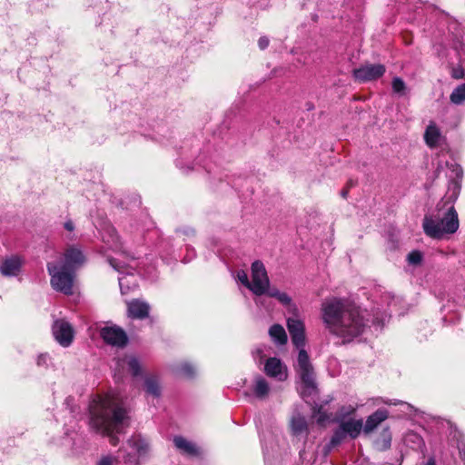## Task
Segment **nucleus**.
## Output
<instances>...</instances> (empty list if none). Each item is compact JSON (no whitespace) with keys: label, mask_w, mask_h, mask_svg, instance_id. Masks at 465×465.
<instances>
[{"label":"nucleus","mask_w":465,"mask_h":465,"mask_svg":"<svg viewBox=\"0 0 465 465\" xmlns=\"http://www.w3.org/2000/svg\"><path fill=\"white\" fill-rule=\"evenodd\" d=\"M287 310V312L290 314H297L298 313V307L295 303L292 302V298L286 293L282 292L279 294V297L277 299Z\"/></svg>","instance_id":"cd10ccee"},{"label":"nucleus","mask_w":465,"mask_h":465,"mask_svg":"<svg viewBox=\"0 0 465 465\" xmlns=\"http://www.w3.org/2000/svg\"><path fill=\"white\" fill-rule=\"evenodd\" d=\"M385 66L380 64H367L353 70V76L360 82H369L381 77L385 73Z\"/></svg>","instance_id":"f8f14e48"},{"label":"nucleus","mask_w":465,"mask_h":465,"mask_svg":"<svg viewBox=\"0 0 465 465\" xmlns=\"http://www.w3.org/2000/svg\"><path fill=\"white\" fill-rule=\"evenodd\" d=\"M90 425L98 433L109 438L113 446L120 440L117 434L129 425L123 400L116 393L96 396L90 404Z\"/></svg>","instance_id":"f03ea898"},{"label":"nucleus","mask_w":465,"mask_h":465,"mask_svg":"<svg viewBox=\"0 0 465 465\" xmlns=\"http://www.w3.org/2000/svg\"><path fill=\"white\" fill-rule=\"evenodd\" d=\"M55 341L63 347H69L74 337V330L72 324L64 319L55 320L52 326Z\"/></svg>","instance_id":"9d476101"},{"label":"nucleus","mask_w":465,"mask_h":465,"mask_svg":"<svg viewBox=\"0 0 465 465\" xmlns=\"http://www.w3.org/2000/svg\"><path fill=\"white\" fill-rule=\"evenodd\" d=\"M295 348L299 350L297 370L304 385V391L302 392V397H304L307 391L311 394L316 389L314 371L309 355L304 349L305 346Z\"/></svg>","instance_id":"39448f33"},{"label":"nucleus","mask_w":465,"mask_h":465,"mask_svg":"<svg viewBox=\"0 0 465 465\" xmlns=\"http://www.w3.org/2000/svg\"><path fill=\"white\" fill-rule=\"evenodd\" d=\"M110 264L119 272L122 276L118 278L119 286L123 294L138 286V276L125 269L124 265L117 262L114 259L109 260Z\"/></svg>","instance_id":"9b49d317"},{"label":"nucleus","mask_w":465,"mask_h":465,"mask_svg":"<svg viewBox=\"0 0 465 465\" xmlns=\"http://www.w3.org/2000/svg\"><path fill=\"white\" fill-rule=\"evenodd\" d=\"M390 318V314L388 313H383L381 317H379V316H375V318L373 319V323L374 324H384V322L387 321V319Z\"/></svg>","instance_id":"a19ab883"},{"label":"nucleus","mask_w":465,"mask_h":465,"mask_svg":"<svg viewBox=\"0 0 465 465\" xmlns=\"http://www.w3.org/2000/svg\"><path fill=\"white\" fill-rule=\"evenodd\" d=\"M270 385L265 378L261 375L254 377L252 385V391L256 398L260 400L267 398L270 393Z\"/></svg>","instance_id":"412c9836"},{"label":"nucleus","mask_w":465,"mask_h":465,"mask_svg":"<svg viewBox=\"0 0 465 465\" xmlns=\"http://www.w3.org/2000/svg\"><path fill=\"white\" fill-rule=\"evenodd\" d=\"M144 390L146 394L159 398L162 393L161 381L157 375L151 374L144 378Z\"/></svg>","instance_id":"4be33fe9"},{"label":"nucleus","mask_w":465,"mask_h":465,"mask_svg":"<svg viewBox=\"0 0 465 465\" xmlns=\"http://www.w3.org/2000/svg\"><path fill=\"white\" fill-rule=\"evenodd\" d=\"M100 334L103 340L112 346L124 347L128 341L126 333L116 326L104 327Z\"/></svg>","instance_id":"2eb2a0df"},{"label":"nucleus","mask_w":465,"mask_h":465,"mask_svg":"<svg viewBox=\"0 0 465 465\" xmlns=\"http://www.w3.org/2000/svg\"><path fill=\"white\" fill-rule=\"evenodd\" d=\"M50 361V356L48 353H41L36 358V364L39 367L47 366Z\"/></svg>","instance_id":"e433bc0d"},{"label":"nucleus","mask_w":465,"mask_h":465,"mask_svg":"<svg viewBox=\"0 0 465 465\" xmlns=\"http://www.w3.org/2000/svg\"><path fill=\"white\" fill-rule=\"evenodd\" d=\"M391 434L389 429H384L374 441V447L378 450H386L391 447Z\"/></svg>","instance_id":"bb28decb"},{"label":"nucleus","mask_w":465,"mask_h":465,"mask_svg":"<svg viewBox=\"0 0 465 465\" xmlns=\"http://www.w3.org/2000/svg\"><path fill=\"white\" fill-rule=\"evenodd\" d=\"M251 270L250 291L256 296H262L267 292L270 287V280L265 266L261 261H255L252 263Z\"/></svg>","instance_id":"0eeeda50"},{"label":"nucleus","mask_w":465,"mask_h":465,"mask_svg":"<svg viewBox=\"0 0 465 465\" xmlns=\"http://www.w3.org/2000/svg\"><path fill=\"white\" fill-rule=\"evenodd\" d=\"M54 262L75 272L77 269L84 264L85 256L80 247L70 245L65 248L61 259Z\"/></svg>","instance_id":"1a4fd4ad"},{"label":"nucleus","mask_w":465,"mask_h":465,"mask_svg":"<svg viewBox=\"0 0 465 465\" xmlns=\"http://www.w3.org/2000/svg\"><path fill=\"white\" fill-rule=\"evenodd\" d=\"M423 465H436L435 459L433 457L429 458V460L423 463Z\"/></svg>","instance_id":"a18cd8bd"},{"label":"nucleus","mask_w":465,"mask_h":465,"mask_svg":"<svg viewBox=\"0 0 465 465\" xmlns=\"http://www.w3.org/2000/svg\"><path fill=\"white\" fill-rule=\"evenodd\" d=\"M389 412L387 410L379 409L370 415L363 426V432L368 434L373 431L382 421L388 419Z\"/></svg>","instance_id":"a211bd4d"},{"label":"nucleus","mask_w":465,"mask_h":465,"mask_svg":"<svg viewBox=\"0 0 465 465\" xmlns=\"http://www.w3.org/2000/svg\"><path fill=\"white\" fill-rule=\"evenodd\" d=\"M386 404H389V405H396L397 403L396 402H392V401H384Z\"/></svg>","instance_id":"49530a36"},{"label":"nucleus","mask_w":465,"mask_h":465,"mask_svg":"<svg viewBox=\"0 0 465 465\" xmlns=\"http://www.w3.org/2000/svg\"><path fill=\"white\" fill-rule=\"evenodd\" d=\"M291 429L294 435L307 433L308 425L305 418L301 415L293 416L291 420Z\"/></svg>","instance_id":"393cba45"},{"label":"nucleus","mask_w":465,"mask_h":465,"mask_svg":"<svg viewBox=\"0 0 465 465\" xmlns=\"http://www.w3.org/2000/svg\"><path fill=\"white\" fill-rule=\"evenodd\" d=\"M258 45L261 50H264L269 45V39L266 36H262L258 40Z\"/></svg>","instance_id":"79ce46f5"},{"label":"nucleus","mask_w":465,"mask_h":465,"mask_svg":"<svg viewBox=\"0 0 465 465\" xmlns=\"http://www.w3.org/2000/svg\"><path fill=\"white\" fill-rule=\"evenodd\" d=\"M452 173L455 174L457 179H461L463 176V170L460 165L455 164L452 166Z\"/></svg>","instance_id":"ea45409f"},{"label":"nucleus","mask_w":465,"mask_h":465,"mask_svg":"<svg viewBox=\"0 0 465 465\" xmlns=\"http://www.w3.org/2000/svg\"><path fill=\"white\" fill-rule=\"evenodd\" d=\"M460 226L458 213L452 203L440 202L433 213L426 214L422 221L425 234L432 239L441 240L455 233Z\"/></svg>","instance_id":"7ed1b4c3"},{"label":"nucleus","mask_w":465,"mask_h":465,"mask_svg":"<svg viewBox=\"0 0 465 465\" xmlns=\"http://www.w3.org/2000/svg\"><path fill=\"white\" fill-rule=\"evenodd\" d=\"M424 140L426 144L430 147L434 148L440 145L442 135L440 128L436 125L434 123H430L424 133Z\"/></svg>","instance_id":"aec40b11"},{"label":"nucleus","mask_w":465,"mask_h":465,"mask_svg":"<svg viewBox=\"0 0 465 465\" xmlns=\"http://www.w3.org/2000/svg\"><path fill=\"white\" fill-rule=\"evenodd\" d=\"M266 346L265 345H260L258 346L253 351V357L254 360L258 364H262L263 362V360L265 358L264 350Z\"/></svg>","instance_id":"473e14b6"},{"label":"nucleus","mask_w":465,"mask_h":465,"mask_svg":"<svg viewBox=\"0 0 465 465\" xmlns=\"http://www.w3.org/2000/svg\"><path fill=\"white\" fill-rule=\"evenodd\" d=\"M321 314L326 330L342 339L343 342L353 341L368 327L366 312L343 299H325L322 303Z\"/></svg>","instance_id":"f257e3e1"},{"label":"nucleus","mask_w":465,"mask_h":465,"mask_svg":"<svg viewBox=\"0 0 465 465\" xmlns=\"http://www.w3.org/2000/svg\"><path fill=\"white\" fill-rule=\"evenodd\" d=\"M173 444L183 455L189 457H196L200 455V449L197 445L183 436H175L173 438Z\"/></svg>","instance_id":"f3484780"},{"label":"nucleus","mask_w":465,"mask_h":465,"mask_svg":"<svg viewBox=\"0 0 465 465\" xmlns=\"http://www.w3.org/2000/svg\"><path fill=\"white\" fill-rule=\"evenodd\" d=\"M272 341L277 345H285L288 341L287 333L282 325L275 323L269 329Z\"/></svg>","instance_id":"b1692460"},{"label":"nucleus","mask_w":465,"mask_h":465,"mask_svg":"<svg viewBox=\"0 0 465 465\" xmlns=\"http://www.w3.org/2000/svg\"><path fill=\"white\" fill-rule=\"evenodd\" d=\"M64 227L65 230H67L69 232H73L74 230V224L72 220H67L64 223Z\"/></svg>","instance_id":"c03bdc74"},{"label":"nucleus","mask_w":465,"mask_h":465,"mask_svg":"<svg viewBox=\"0 0 465 465\" xmlns=\"http://www.w3.org/2000/svg\"><path fill=\"white\" fill-rule=\"evenodd\" d=\"M341 195H342V197H344V198H345V197H346V195H347V191H342V192H341Z\"/></svg>","instance_id":"de8ad7c7"},{"label":"nucleus","mask_w":465,"mask_h":465,"mask_svg":"<svg viewBox=\"0 0 465 465\" xmlns=\"http://www.w3.org/2000/svg\"><path fill=\"white\" fill-rule=\"evenodd\" d=\"M450 101L455 104H460L465 101V84H462L456 87L451 94Z\"/></svg>","instance_id":"7c9ffc66"},{"label":"nucleus","mask_w":465,"mask_h":465,"mask_svg":"<svg viewBox=\"0 0 465 465\" xmlns=\"http://www.w3.org/2000/svg\"><path fill=\"white\" fill-rule=\"evenodd\" d=\"M236 278L242 285H244L246 288H248L250 290L251 281H249L248 275L245 271H243V270L237 271Z\"/></svg>","instance_id":"f704fd0d"},{"label":"nucleus","mask_w":465,"mask_h":465,"mask_svg":"<svg viewBox=\"0 0 465 465\" xmlns=\"http://www.w3.org/2000/svg\"><path fill=\"white\" fill-rule=\"evenodd\" d=\"M150 312V305L141 300H133L127 302V315L132 319L143 320L147 318Z\"/></svg>","instance_id":"dca6fc26"},{"label":"nucleus","mask_w":465,"mask_h":465,"mask_svg":"<svg viewBox=\"0 0 465 465\" xmlns=\"http://www.w3.org/2000/svg\"><path fill=\"white\" fill-rule=\"evenodd\" d=\"M391 88L394 94L399 96L407 95L409 89L405 82L401 77H394L391 81Z\"/></svg>","instance_id":"c85d7f7f"},{"label":"nucleus","mask_w":465,"mask_h":465,"mask_svg":"<svg viewBox=\"0 0 465 465\" xmlns=\"http://www.w3.org/2000/svg\"><path fill=\"white\" fill-rule=\"evenodd\" d=\"M286 326L294 347H302L306 345V329L304 321L300 316V311L297 314L286 319Z\"/></svg>","instance_id":"6e6552de"},{"label":"nucleus","mask_w":465,"mask_h":465,"mask_svg":"<svg viewBox=\"0 0 465 465\" xmlns=\"http://www.w3.org/2000/svg\"><path fill=\"white\" fill-rule=\"evenodd\" d=\"M25 260L22 256L12 254L0 260V273L5 277H15L21 272Z\"/></svg>","instance_id":"ddd939ff"},{"label":"nucleus","mask_w":465,"mask_h":465,"mask_svg":"<svg viewBox=\"0 0 465 465\" xmlns=\"http://www.w3.org/2000/svg\"><path fill=\"white\" fill-rule=\"evenodd\" d=\"M175 372L181 377L193 378L195 374V368L188 362H183L176 367Z\"/></svg>","instance_id":"c756f323"},{"label":"nucleus","mask_w":465,"mask_h":465,"mask_svg":"<svg viewBox=\"0 0 465 465\" xmlns=\"http://www.w3.org/2000/svg\"><path fill=\"white\" fill-rule=\"evenodd\" d=\"M118 368L127 367L128 371L134 375L138 376L141 374V365L138 359L134 355L125 356L119 359L116 362Z\"/></svg>","instance_id":"5701e85b"},{"label":"nucleus","mask_w":465,"mask_h":465,"mask_svg":"<svg viewBox=\"0 0 465 465\" xmlns=\"http://www.w3.org/2000/svg\"><path fill=\"white\" fill-rule=\"evenodd\" d=\"M451 76L454 79H461L464 76V70H463V68L460 67V66L452 68Z\"/></svg>","instance_id":"58836bf2"},{"label":"nucleus","mask_w":465,"mask_h":465,"mask_svg":"<svg viewBox=\"0 0 465 465\" xmlns=\"http://www.w3.org/2000/svg\"><path fill=\"white\" fill-rule=\"evenodd\" d=\"M118 458L110 455L103 456L97 462V465H116Z\"/></svg>","instance_id":"c9c22d12"},{"label":"nucleus","mask_w":465,"mask_h":465,"mask_svg":"<svg viewBox=\"0 0 465 465\" xmlns=\"http://www.w3.org/2000/svg\"><path fill=\"white\" fill-rule=\"evenodd\" d=\"M339 427L346 436L348 435L351 439H356L361 430H363V422L361 419H349L347 420L341 421Z\"/></svg>","instance_id":"6ab92c4d"},{"label":"nucleus","mask_w":465,"mask_h":465,"mask_svg":"<svg viewBox=\"0 0 465 465\" xmlns=\"http://www.w3.org/2000/svg\"><path fill=\"white\" fill-rule=\"evenodd\" d=\"M127 445L135 451V454L126 452L124 455V461L128 465H138L139 459L148 457L151 450L149 439L142 434H134L130 437L127 440Z\"/></svg>","instance_id":"423d86ee"},{"label":"nucleus","mask_w":465,"mask_h":465,"mask_svg":"<svg viewBox=\"0 0 465 465\" xmlns=\"http://www.w3.org/2000/svg\"><path fill=\"white\" fill-rule=\"evenodd\" d=\"M103 240L108 243H111L112 244V247L113 246H115L116 247V243L118 242V235L117 233L114 232V229H110L109 231V238L108 239H105L104 236H103Z\"/></svg>","instance_id":"4c0bfd02"},{"label":"nucleus","mask_w":465,"mask_h":465,"mask_svg":"<svg viewBox=\"0 0 465 465\" xmlns=\"http://www.w3.org/2000/svg\"><path fill=\"white\" fill-rule=\"evenodd\" d=\"M46 267L51 277L50 283L52 288L65 295L73 294L75 272L52 262H48Z\"/></svg>","instance_id":"20e7f679"},{"label":"nucleus","mask_w":465,"mask_h":465,"mask_svg":"<svg viewBox=\"0 0 465 465\" xmlns=\"http://www.w3.org/2000/svg\"><path fill=\"white\" fill-rule=\"evenodd\" d=\"M282 292H280L277 289H270V287H269L268 291H267V292L265 294L269 295L270 297H273V298L278 299L279 294H281Z\"/></svg>","instance_id":"37998d69"},{"label":"nucleus","mask_w":465,"mask_h":465,"mask_svg":"<svg viewBox=\"0 0 465 465\" xmlns=\"http://www.w3.org/2000/svg\"><path fill=\"white\" fill-rule=\"evenodd\" d=\"M264 373L279 381H283L288 377L286 365L276 357H270L264 361Z\"/></svg>","instance_id":"4468645a"},{"label":"nucleus","mask_w":465,"mask_h":465,"mask_svg":"<svg viewBox=\"0 0 465 465\" xmlns=\"http://www.w3.org/2000/svg\"><path fill=\"white\" fill-rule=\"evenodd\" d=\"M361 406H362V404L342 406L338 412V418L345 419L353 414Z\"/></svg>","instance_id":"2f4dec72"},{"label":"nucleus","mask_w":465,"mask_h":465,"mask_svg":"<svg viewBox=\"0 0 465 465\" xmlns=\"http://www.w3.org/2000/svg\"><path fill=\"white\" fill-rule=\"evenodd\" d=\"M346 438V435L344 434V432L342 431V430L339 427L333 433L331 440L329 443H327L323 449H322V451H323V455L324 456H327L331 451V450L338 446L339 444H341L344 439Z\"/></svg>","instance_id":"a878e982"},{"label":"nucleus","mask_w":465,"mask_h":465,"mask_svg":"<svg viewBox=\"0 0 465 465\" xmlns=\"http://www.w3.org/2000/svg\"><path fill=\"white\" fill-rule=\"evenodd\" d=\"M407 260L410 264H420L422 260V254L419 251H412L408 254Z\"/></svg>","instance_id":"72a5a7b5"}]
</instances>
